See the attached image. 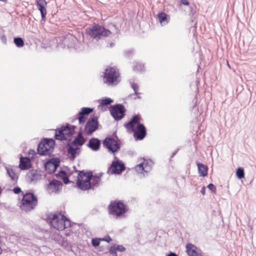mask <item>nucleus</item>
<instances>
[{"label":"nucleus","mask_w":256,"mask_h":256,"mask_svg":"<svg viewBox=\"0 0 256 256\" xmlns=\"http://www.w3.org/2000/svg\"><path fill=\"white\" fill-rule=\"evenodd\" d=\"M140 118L138 115L134 116L132 120L124 126L128 130L134 132V136L139 140H142L146 135V128L144 125L140 123Z\"/></svg>","instance_id":"1"},{"label":"nucleus","mask_w":256,"mask_h":256,"mask_svg":"<svg viewBox=\"0 0 256 256\" xmlns=\"http://www.w3.org/2000/svg\"><path fill=\"white\" fill-rule=\"evenodd\" d=\"M51 226L58 230H62L70 225V220L61 214H50L47 218Z\"/></svg>","instance_id":"2"},{"label":"nucleus","mask_w":256,"mask_h":256,"mask_svg":"<svg viewBox=\"0 0 256 256\" xmlns=\"http://www.w3.org/2000/svg\"><path fill=\"white\" fill-rule=\"evenodd\" d=\"M38 203L37 198L31 192L23 194L22 198L20 202V208L26 212H30L34 210Z\"/></svg>","instance_id":"3"},{"label":"nucleus","mask_w":256,"mask_h":256,"mask_svg":"<svg viewBox=\"0 0 256 256\" xmlns=\"http://www.w3.org/2000/svg\"><path fill=\"white\" fill-rule=\"evenodd\" d=\"M87 32L90 37L96 40L102 39L112 34L110 30L106 29L98 24L94 25L92 28L87 29Z\"/></svg>","instance_id":"4"},{"label":"nucleus","mask_w":256,"mask_h":256,"mask_svg":"<svg viewBox=\"0 0 256 256\" xmlns=\"http://www.w3.org/2000/svg\"><path fill=\"white\" fill-rule=\"evenodd\" d=\"M120 74L116 68H109L105 70L104 82L108 85L116 84L120 81Z\"/></svg>","instance_id":"5"},{"label":"nucleus","mask_w":256,"mask_h":256,"mask_svg":"<svg viewBox=\"0 0 256 256\" xmlns=\"http://www.w3.org/2000/svg\"><path fill=\"white\" fill-rule=\"evenodd\" d=\"M76 126L67 124L56 130L55 138L59 140H66L74 132Z\"/></svg>","instance_id":"6"},{"label":"nucleus","mask_w":256,"mask_h":256,"mask_svg":"<svg viewBox=\"0 0 256 256\" xmlns=\"http://www.w3.org/2000/svg\"><path fill=\"white\" fill-rule=\"evenodd\" d=\"M55 142L52 139L45 138L38 146V152L42 156L49 155L54 148Z\"/></svg>","instance_id":"7"},{"label":"nucleus","mask_w":256,"mask_h":256,"mask_svg":"<svg viewBox=\"0 0 256 256\" xmlns=\"http://www.w3.org/2000/svg\"><path fill=\"white\" fill-rule=\"evenodd\" d=\"M126 211V206L121 202H113L109 206L110 214L116 218L124 214Z\"/></svg>","instance_id":"8"},{"label":"nucleus","mask_w":256,"mask_h":256,"mask_svg":"<svg viewBox=\"0 0 256 256\" xmlns=\"http://www.w3.org/2000/svg\"><path fill=\"white\" fill-rule=\"evenodd\" d=\"M92 174L80 172L78 176V186L82 190H86L91 188L90 178Z\"/></svg>","instance_id":"9"},{"label":"nucleus","mask_w":256,"mask_h":256,"mask_svg":"<svg viewBox=\"0 0 256 256\" xmlns=\"http://www.w3.org/2000/svg\"><path fill=\"white\" fill-rule=\"evenodd\" d=\"M152 165L153 163L151 160L143 159L142 162L139 163L135 166V170L138 173L144 176V173L148 174L150 172Z\"/></svg>","instance_id":"10"},{"label":"nucleus","mask_w":256,"mask_h":256,"mask_svg":"<svg viewBox=\"0 0 256 256\" xmlns=\"http://www.w3.org/2000/svg\"><path fill=\"white\" fill-rule=\"evenodd\" d=\"M110 114L115 120H120L124 116L125 108L120 104H117L111 107Z\"/></svg>","instance_id":"11"},{"label":"nucleus","mask_w":256,"mask_h":256,"mask_svg":"<svg viewBox=\"0 0 256 256\" xmlns=\"http://www.w3.org/2000/svg\"><path fill=\"white\" fill-rule=\"evenodd\" d=\"M103 144L109 151L113 153L120 149V144L118 141L112 138H106L103 141Z\"/></svg>","instance_id":"12"},{"label":"nucleus","mask_w":256,"mask_h":256,"mask_svg":"<svg viewBox=\"0 0 256 256\" xmlns=\"http://www.w3.org/2000/svg\"><path fill=\"white\" fill-rule=\"evenodd\" d=\"M98 123L96 118H90L86 122L84 126V132L88 134H90L98 128Z\"/></svg>","instance_id":"13"},{"label":"nucleus","mask_w":256,"mask_h":256,"mask_svg":"<svg viewBox=\"0 0 256 256\" xmlns=\"http://www.w3.org/2000/svg\"><path fill=\"white\" fill-rule=\"evenodd\" d=\"M125 169L124 164L121 161L116 160L112 163L111 166L108 170L109 174H120Z\"/></svg>","instance_id":"14"},{"label":"nucleus","mask_w":256,"mask_h":256,"mask_svg":"<svg viewBox=\"0 0 256 256\" xmlns=\"http://www.w3.org/2000/svg\"><path fill=\"white\" fill-rule=\"evenodd\" d=\"M62 186L61 182L54 180L47 186L46 190L49 194H56L61 189Z\"/></svg>","instance_id":"15"},{"label":"nucleus","mask_w":256,"mask_h":256,"mask_svg":"<svg viewBox=\"0 0 256 256\" xmlns=\"http://www.w3.org/2000/svg\"><path fill=\"white\" fill-rule=\"evenodd\" d=\"M186 252L189 256H203L200 250L194 245L188 244L186 246Z\"/></svg>","instance_id":"16"},{"label":"nucleus","mask_w":256,"mask_h":256,"mask_svg":"<svg viewBox=\"0 0 256 256\" xmlns=\"http://www.w3.org/2000/svg\"><path fill=\"white\" fill-rule=\"evenodd\" d=\"M60 161L58 158H54L50 160L45 164L46 169H48L50 166H52V170H50L53 172L56 171L58 167L60 166Z\"/></svg>","instance_id":"17"},{"label":"nucleus","mask_w":256,"mask_h":256,"mask_svg":"<svg viewBox=\"0 0 256 256\" xmlns=\"http://www.w3.org/2000/svg\"><path fill=\"white\" fill-rule=\"evenodd\" d=\"M27 176L31 182H35L40 180L42 176L39 171L32 170L28 172Z\"/></svg>","instance_id":"18"},{"label":"nucleus","mask_w":256,"mask_h":256,"mask_svg":"<svg viewBox=\"0 0 256 256\" xmlns=\"http://www.w3.org/2000/svg\"><path fill=\"white\" fill-rule=\"evenodd\" d=\"M79 150L80 148L77 146L72 144V145H68V152L69 158L72 160H74L76 158V154H78Z\"/></svg>","instance_id":"19"},{"label":"nucleus","mask_w":256,"mask_h":256,"mask_svg":"<svg viewBox=\"0 0 256 256\" xmlns=\"http://www.w3.org/2000/svg\"><path fill=\"white\" fill-rule=\"evenodd\" d=\"M100 142L96 138H92L90 140L88 146L94 150H97L100 148Z\"/></svg>","instance_id":"20"},{"label":"nucleus","mask_w":256,"mask_h":256,"mask_svg":"<svg viewBox=\"0 0 256 256\" xmlns=\"http://www.w3.org/2000/svg\"><path fill=\"white\" fill-rule=\"evenodd\" d=\"M30 164V160L28 158H21L20 159V168L22 170H26L29 168Z\"/></svg>","instance_id":"21"},{"label":"nucleus","mask_w":256,"mask_h":256,"mask_svg":"<svg viewBox=\"0 0 256 256\" xmlns=\"http://www.w3.org/2000/svg\"><path fill=\"white\" fill-rule=\"evenodd\" d=\"M85 142V139L82 136L81 132H80L74 140L72 141V144L78 146H81Z\"/></svg>","instance_id":"22"},{"label":"nucleus","mask_w":256,"mask_h":256,"mask_svg":"<svg viewBox=\"0 0 256 256\" xmlns=\"http://www.w3.org/2000/svg\"><path fill=\"white\" fill-rule=\"evenodd\" d=\"M198 174L201 176H205L208 174V167L201 163L197 164Z\"/></svg>","instance_id":"23"},{"label":"nucleus","mask_w":256,"mask_h":256,"mask_svg":"<svg viewBox=\"0 0 256 256\" xmlns=\"http://www.w3.org/2000/svg\"><path fill=\"white\" fill-rule=\"evenodd\" d=\"M7 174L13 182H16L18 179V176L14 172V170L11 168L6 167Z\"/></svg>","instance_id":"24"},{"label":"nucleus","mask_w":256,"mask_h":256,"mask_svg":"<svg viewBox=\"0 0 256 256\" xmlns=\"http://www.w3.org/2000/svg\"><path fill=\"white\" fill-rule=\"evenodd\" d=\"M158 18L161 24H166L168 22L167 15L164 12L159 13Z\"/></svg>","instance_id":"25"},{"label":"nucleus","mask_w":256,"mask_h":256,"mask_svg":"<svg viewBox=\"0 0 256 256\" xmlns=\"http://www.w3.org/2000/svg\"><path fill=\"white\" fill-rule=\"evenodd\" d=\"M46 6H37L38 10L40 12L42 18L44 20L46 14Z\"/></svg>","instance_id":"26"},{"label":"nucleus","mask_w":256,"mask_h":256,"mask_svg":"<svg viewBox=\"0 0 256 256\" xmlns=\"http://www.w3.org/2000/svg\"><path fill=\"white\" fill-rule=\"evenodd\" d=\"M14 42L16 46L18 48L22 47L24 45V40L21 38H15L14 40Z\"/></svg>","instance_id":"27"},{"label":"nucleus","mask_w":256,"mask_h":256,"mask_svg":"<svg viewBox=\"0 0 256 256\" xmlns=\"http://www.w3.org/2000/svg\"><path fill=\"white\" fill-rule=\"evenodd\" d=\"M93 109L89 108H82L81 111L79 112V115H88L91 113Z\"/></svg>","instance_id":"28"},{"label":"nucleus","mask_w":256,"mask_h":256,"mask_svg":"<svg viewBox=\"0 0 256 256\" xmlns=\"http://www.w3.org/2000/svg\"><path fill=\"white\" fill-rule=\"evenodd\" d=\"M236 174L237 177L239 179H242V178H244V170L243 168H238L236 170Z\"/></svg>","instance_id":"29"},{"label":"nucleus","mask_w":256,"mask_h":256,"mask_svg":"<svg viewBox=\"0 0 256 256\" xmlns=\"http://www.w3.org/2000/svg\"><path fill=\"white\" fill-rule=\"evenodd\" d=\"M100 182V178L98 176H94L92 175V177L90 178V184L91 186H96L97 184H98Z\"/></svg>","instance_id":"30"},{"label":"nucleus","mask_w":256,"mask_h":256,"mask_svg":"<svg viewBox=\"0 0 256 256\" xmlns=\"http://www.w3.org/2000/svg\"><path fill=\"white\" fill-rule=\"evenodd\" d=\"M112 102L113 100H112L110 98H106L102 100L101 104L102 106H107L110 104Z\"/></svg>","instance_id":"31"},{"label":"nucleus","mask_w":256,"mask_h":256,"mask_svg":"<svg viewBox=\"0 0 256 256\" xmlns=\"http://www.w3.org/2000/svg\"><path fill=\"white\" fill-rule=\"evenodd\" d=\"M144 68V64H142L138 63L136 64L134 66L133 70L135 71H142L143 70Z\"/></svg>","instance_id":"32"},{"label":"nucleus","mask_w":256,"mask_h":256,"mask_svg":"<svg viewBox=\"0 0 256 256\" xmlns=\"http://www.w3.org/2000/svg\"><path fill=\"white\" fill-rule=\"evenodd\" d=\"M131 86L132 88V89L134 90L135 94L136 95H138L139 94V93L138 92V84L136 83H132Z\"/></svg>","instance_id":"33"},{"label":"nucleus","mask_w":256,"mask_h":256,"mask_svg":"<svg viewBox=\"0 0 256 256\" xmlns=\"http://www.w3.org/2000/svg\"><path fill=\"white\" fill-rule=\"evenodd\" d=\"M114 248L116 249V250H118L120 252H123L126 250V248L124 247L122 245H114Z\"/></svg>","instance_id":"34"},{"label":"nucleus","mask_w":256,"mask_h":256,"mask_svg":"<svg viewBox=\"0 0 256 256\" xmlns=\"http://www.w3.org/2000/svg\"><path fill=\"white\" fill-rule=\"evenodd\" d=\"M100 240L98 238H92V244L94 246H97L100 244Z\"/></svg>","instance_id":"35"},{"label":"nucleus","mask_w":256,"mask_h":256,"mask_svg":"<svg viewBox=\"0 0 256 256\" xmlns=\"http://www.w3.org/2000/svg\"><path fill=\"white\" fill-rule=\"evenodd\" d=\"M116 251V249L114 248V246H112L109 250L110 253L114 256H117Z\"/></svg>","instance_id":"36"},{"label":"nucleus","mask_w":256,"mask_h":256,"mask_svg":"<svg viewBox=\"0 0 256 256\" xmlns=\"http://www.w3.org/2000/svg\"><path fill=\"white\" fill-rule=\"evenodd\" d=\"M47 2L45 0H36V6H46Z\"/></svg>","instance_id":"37"},{"label":"nucleus","mask_w":256,"mask_h":256,"mask_svg":"<svg viewBox=\"0 0 256 256\" xmlns=\"http://www.w3.org/2000/svg\"><path fill=\"white\" fill-rule=\"evenodd\" d=\"M78 118V120L79 123L82 124L85 122L86 118L84 115H79V116Z\"/></svg>","instance_id":"38"},{"label":"nucleus","mask_w":256,"mask_h":256,"mask_svg":"<svg viewBox=\"0 0 256 256\" xmlns=\"http://www.w3.org/2000/svg\"><path fill=\"white\" fill-rule=\"evenodd\" d=\"M208 188L212 192H215L216 191V186L212 184H209Z\"/></svg>","instance_id":"39"},{"label":"nucleus","mask_w":256,"mask_h":256,"mask_svg":"<svg viewBox=\"0 0 256 256\" xmlns=\"http://www.w3.org/2000/svg\"><path fill=\"white\" fill-rule=\"evenodd\" d=\"M12 191L16 194H18L21 192V189L20 188L17 186V187L14 188V189L12 190Z\"/></svg>","instance_id":"40"},{"label":"nucleus","mask_w":256,"mask_h":256,"mask_svg":"<svg viewBox=\"0 0 256 256\" xmlns=\"http://www.w3.org/2000/svg\"><path fill=\"white\" fill-rule=\"evenodd\" d=\"M102 240L107 242H110L112 240L110 236H107L103 238Z\"/></svg>","instance_id":"41"},{"label":"nucleus","mask_w":256,"mask_h":256,"mask_svg":"<svg viewBox=\"0 0 256 256\" xmlns=\"http://www.w3.org/2000/svg\"><path fill=\"white\" fill-rule=\"evenodd\" d=\"M180 2L186 6H188L190 4L188 0H180Z\"/></svg>","instance_id":"42"},{"label":"nucleus","mask_w":256,"mask_h":256,"mask_svg":"<svg viewBox=\"0 0 256 256\" xmlns=\"http://www.w3.org/2000/svg\"><path fill=\"white\" fill-rule=\"evenodd\" d=\"M0 40H2V42L4 43V44H6V38L5 36H2L1 38H0Z\"/></svg>","instance_id":"43"},{"label":"nucleus","mask_w":256,"mask_h":256,"mask_svg":"<svg viewBox=\"0 0 256 256\" xmlns=\"http://www.w3.org/2000/svg\"><path fill=\"white\" fill-rule=\"evenodd\" d=\"M167 256H178L176 253L170 252V253Z\"/></svg>","instance_id":"44"},{"label":"nucleus","mask_w":256,"mask_h":256,"mask_svg":"<svg viewBox=\"0 0 256 256\" xmlns=\"http://www.w3.org/2000/svg\"><path fill=\"white\" fill-rule=\"evenodd\" d=\"M205 190H206V188H205V187H204V186H203V187L202 188V190H201V191H200L201 193H202L203 195H204V194H205Z\"/></svg>","instance_id":"45"},{"label":"nucleus","mask_w":256,"mask_h":256,"mask_svg":"<svg viewBox=\"0 0 256 256\" xmlns=\"http://www.w3.org/2000/svg\"><path fill=\"white\" fill-rule=\"evenodd\" d=\"M64 182L65 184H68L70 182V180L68 178H66L64 179Z\"/></svg>","instance_id":"46"},{"label":"nucleus","mask_w":256,"mask_h":256,"mask_svg":"<svg viewBox=\"0 0 256 256\" xmlns=\"http://www.w3.org/2000/svg\"><path fill=\"white\" fill-rule=\"evenodd\" d=\"M178 150H176L174 151V152H173L172 157H173L178 152Z\"/></svg>","instance_id":"47"},{"label":"nucleus","mask_w":256,"mask_h":256,"mask_svg":"<svg viewBox=\"0 0 256 256\" xmlns=\"http://www.w3.org/2000/svg\"><path fill=\"white\" fill-rule=\"evenodd\" d=\"M48 170H49V171H50V172H52L50 170H52V166H50V168H48Z\"/></svg>","instance_id":"48"},{"label":"nucleus","mask_w":256,"mask_h":256,"mask_svg":"<svg viewBox=\"0 0 256 256\" xmlns=\"http://www.w3.org/2000/svg\"><path fill=\"white\" fill-rule=\"evenodd\" d=\"M114 46V43H111V44H110V47H112Z\"/></svg>","instance_id":"49"},{"label":"nucleus","mask_w":256,"mask_h":256,"mask_svg":"<svg viewBox=\"0 0 256 256\" xmlns=\"http://www.w3.org/2000/svg\"><path fill=\"white\" fill-rule=\"evenodd\" d=\"M34 152V150H31V153Z\"/></svg>","instance_id":"50"},{"label":"nucleus","mask_w":256,"mask_h":256,"mask_svg":"<svg viewBox=\"0 0 256 256\" xmlns=\"http://www.w3.org/2000/svg\"><path fill=\"white\" fill-rule=\"evenodd\" d=\"M34 152V150H31V153Z\"/></svg>","instance_id":"51"},{"label":"nucleus","mask_w":256,"mask_h":256,"mask_svg":"<svg viewBox=\"0 0 256 256\" xmlns=\"http://www.w3.org/2000/svg\"><path fill=\"white\" fill-rule=\"evenodd\" d=\"M1 192H2V189H1V188H0V194H1Z\"/></svg>","instance_id":"52"},{"label":"nucleus","mask_w":256,"mask_h":256,"mask_svg":"<svg viewBox=\"0 0 256 256\" xmlns=\"http://www.w3.org/2000/svg\"><path fill=\"white\" fill-rule=\"evenodd\" d=\"M0 1H2V2H4L6 1V0H0Z\"/></svg>","instance_id":"53"}]
</instances>
